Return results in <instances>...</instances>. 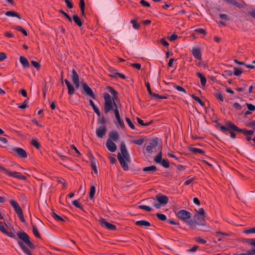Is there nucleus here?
<instances>
[{
	"label": "nucleus",
	"instance_id": "nucleus-1",
	"mask_svg": "<svg viewBox=\"0 0 255 255\" xmlns=\"http://www.w3.org/2000/svg\"><path fill=\"white\" fill-rule=\"evenodd\" d=\"M113 96L112 97L108 93H105L103 95L104 99V110L105 114H107L109 112L114 111L115 117L120 116L118 105L115 101L118 99V93L112 87L107 86L106 88Z\"/></svg>",
	"mask_w": 255,
	"mask_h": 255
},
{
	"label": "nucleus",
	"instance_id": "nucleus-2",
	"mask_svg": "<svg viewBox=\"0 0 255 255\" xmlns=\"http://www.w3.org/2000/svg\"><path fill=\"white\" fill-rule=\"evenodd\" d=\"M120 149L121 153H119L118 154V159L123 168L126 171L128 170V165L127 162H130V155L124 142L121 143Z\"/></svg>",
	"mask_w": 255,
	"mask_h": 255
},
{
	"label": "nucleus",
	"instance_id": "nucleus-3",
	"mask_svg": "<svg viewBox=\"0 0 255 255\" xmlns=\"http://www.w3.org/2000/svg\"><path fill=\"white\" fill-rule=\"evenodd\" d=\"M175 214L179 219L182 220L184 223H186L191 229H195V224L193 222L192 219H190L191 214L189 212L182 209L175 212Z\"/></svg>",
	"mask_w": 255,
	"mask_h": 255
},
{
	"label": "nucleus",
	"instance_id": "nucleus-4",
	"mask_svg": "<svg viewBox=\"0 0 255 255\" xmlns=\"http://www.w3.org/2000/svg\"><path fill=\"white\" fill-rule=\"evenodd\" d=\"M233 126H236L232 122L228 121L226 122L225 126L218 124L217 125V128L223 133H227V132H229L230 134L231 138L232 139H235L236 137V134L235 131H237V130L233 128Z\"/></svg>",
	"mask_w": 255,
	"mask_h": 255
},
{
	"label": "nucleus",
	"instance_id": "nucleus-5",
	"mask_svg": "<svg viewBox=\"0 0 255 255\" xmlns=\"http://www.w3.org/2000/svg\"><path fill=\"white\" fill-rule=\"evenodd\" d=\"M10 205L14 208L15 212L17 214V216L21 222L24 223L25 220L24 218L22 210L19 206L17 202L14 200H11L9 201Z\"/></svg>",
	"mask_w": 255,
	"mask_h": 255
},
{
	"label": "nucleus",
	"instance_id": "nucleus-6",
	"mask_svg": "<svg viewBox=\"0 0 255 255\" xmlns=\"http://www.w3.org/2000/svg\"><path fill=\"white\" fill-rule=\"evenodd\" d=\"M17 236L20 240L22 241L26 245L31 249H34V245L30 242L28 235L24 231H18Z\"/></svg>",
	"mask_w": 255,
	"mask_h": 255
},
{
	"label": "nucleus",
	"instance_id": "nucleus-7",
	"mask_svg": "<svg viewBox=\"0 0 255 255\" xmlns=\"http://www.w3.org/2000/svg\"><path fill=\"white\" fill-rule=\"evenodd\" d=\"M233 128L236 130L237 132H242L246 136V139L247 141H250L252 139V135L254 133V130H249L245 128H241L237 126H233Z\"/></svg>",
	"mask_w": 255,
	"mask_h": 255
},
{
	"label": "nucleus",
	"instance_id": "nucleus-8",
	"mask_svg": "<svg viewBox=\"0 0 255 255\" xmlns=\"http://www.w3.org/2000/svg\"><path fill=\"white\" fill-rule=\"evenodd\" d=\"M82 87L83 88L82 92L83 94L86 95L93 99H96V96L93 90L85 82H83L82 83Z\"/></svg>",
	"mask_w": 255,
	"mask_h": 255
},
{
	"label": "nucleus",
	"instance_id": "nucleus-9",
	"mask_svg": "<svg viewBox=\"0 0 255 255\" xmlns=\"http://www.w3.org/2000/svg\"><path fill=\"white\" fill-rule=\"evenodd\" d=\"M99 222L100 225L111 231H115L116 229V226L112 224H111L106 221V220L104 218H100L99 220Z\"/></svg>",
	"mask_w": 255,
	"mask_h": 255
},
{
	"label": "nucleus",
	"instance_id": "nucleus-10",
	"mask_svg": "<svg viewBox=\"0 0 255 255\" xmlns=\"http://www.w3.org/2000/svg\"><path fill=\"white\" fill-rule=\"evenodd\" d=\"M13 154L20 158H25L27 154L25 150L20 147H14L13 149Z\"/></svg>",
	"mask_w": 255,
	"mask_h": 255
},
{
	"label": "nucleus",
	"instance_id": "nucleus-11",
	"mask_svg": "<svg viewBox=\"0 0 255 255\" xmlns=\"http://www.w3.org/2000/svg\"><path fill=\"white\" fill-rule=\"evenodd\" d=\"M193 222L195 224V229L196 225L205 226L206 225V221L204 219V217L201 216L199 215L195 214L193 217Z\"/></svg>",
	"mask_w": 255,
	"mask_h": 255
},
{
	"label": "nucleus",
	"instance_id": "nucleus-12",
	"mask_svg": "<svg viewBox=\"0 0 255 255\" xmlns=\"http://www.w3.org/2000/svg\"><path fill=\"white\" fill-rule=\"evenodd\" d=\"M10 177H12L16 179H18L22 180H26V177L24 175H22L20 172L16 171H11L8 170L6 174Z\"/></svg>",
	"mask_w": 255,
	"mask_h": 255
},
{
	"label": "nucleus",
	"instance_id": "nucleus-13",
	"mask_svg": "<svg viewBox=\"0 0 255 255\" xmlns=\"http://www.w3.org/2000/svg\"><path fill=\"white\" fill-rule=\"evenodd\" d=\"M107 129L105 126H99L96 130V133L98 137L102 138L106 134Z\"/></svg>",
	"mask_w": 255,
	"mask_h": 255
},
{
	"label": "nucleus",
	"instance_id": "nucleus-14",
	"mask_svg": "<svg viewBox=\"0 0 255 255\" xmlns=\"http://www.w3.org/2000/svg\"><path fill=\"white\" fill-rule=\"evenodd\" d=\"M191 51L195 58L199 60H202V52L200 48L193 47Z\"/></svg>",
	"mask_w": 255,
	"mask_h": 255
},
{
	"label": "nucleus",
	"instance_id": "nucleus-15",
	"mask_svg": "<svg viewBox=\"0 0 255 255\" xmlns=\"http://www.w3.org/2000/svg\"><path fill=\"white\" fill-rule=\"evenodd\" d=\"M156 199L161 205H165L168 202V198L166 195H162L160 193L157 194L155 196Z\"/></svg>",
	"mask_w": 255,
	"mask_h": 255
},
{
	"label": "nucleus",
	"instance_id": "nucleus-16",
	"mask_svg": "<svg viewBox=\"0 0 255 255\" xmlns=\"http://www.w3.org/2000/svg\"><path fill=\"white\" fill-rule=\"evenodd\" d=\"M110 71L112 73V74L110 75V76L111 77L117 78L118 77L122 79L126 78V77L124 74L119 73L116 69L110 68Z\"/></svg>",
	"mask_w": 255,
	"mask_h": 255
},
{
	"label": "nucleus",
	"instance_id": "nucleus-17",
	"mask_svg": "<svg viewBox=\"0 0 255 255\" xmlns=\"http://www.w3.org/2000/svg\"><path fill=\"white\" fill-rule=\"evenodd\" d=\"M106 146L111 152H115L117 149V146L115 143L110 139H108L106 142Z\"/></svg>",
	"mask_w": 255,
	"mask_h": 255
},
{
	"label": "nucleus",
	"instance_id": "nucleus-18",
	"mask_svg": "<svg viewBox=\"0 0 255 255\" xmlns=\"http://www.w3.org/2000/svg\"><path fill=\"white\" fill-rule=\"evenodd\" d=\"M228 3L232 4L238 8H244L246 6V3L242 1V2H237L235 0H225Z\"/></svg>",
	"mask_w": 255,
	"mask_h": 255
},
{
	"label": "nucleus",
	"instance_id": "nucleus-19",
	"mask_svg": "<svg viewBox=\"0 0 255 255\" xmlns=\"http://www.w3.org/2000/svg\"><path fill=\"white\" fill-rule=\"evenodd\" d=\"M157 144V141L156 139H153L150 141V144L146 146V150L149 153L152 152L153 148L155 147Z\"/></svg>",
	"mask_w": 255,
	"mask_h": 255
},
{
	"label": "nucleus",
	"instance_id": "nucleus-20",
	"mask_svg": "<svg viewBox=\"0 0 255 255\" xmlns=\"http://www.w3.org/2000/svg\"><path fill=\"white\" fill-rule=\"evenodd\" d=\"M109 138L112 141H117L119 138V134L116 130H112L109 134Z\"/></svg>",
	"mask_w": 255,
	"mask_h": 255
},
{
	"label": "nucleus",
	"instance_id": "nucleus-21",
	"mask_svg": "<svg viewBox=\"0 0 255 255\" xmlns=\"http://www.w3.org/2000/svg\"><path fill=\"white\" fill-rule=\"evenodd\" d=\"M64 82L67 86L68 94L70 95H73L75 91L74 87L71 85L70 82L67 79H65Z\"/></svg>",
	"mask_w": 255,
	"mask_h": 255
},
{
	"label": "nucleus",
	"instance_id": "nucleus-22",
	"mask_svg": "<svg viewBox=\"0 0 255 255\" xmlns=\"http://www.w3.org/2000/svg\"><path fill=\"white\" fill-rule=\"evenodd\" d=\"M135 224L136 226H140V227H147L151 226L150 223L146 221V220H140V221H137L135 222Z\"/></svg>",
	"mask_w": 255,
	"mask_h": 255
},
{
	"label": "nucleus",
	"instance_id": "nucleus-23",
	"mask_svg": "<svg viewBox=\"0 0 255 255\" xmlns=\"http://www.w3.org/2000/svg\"><path fill=\"white\" fill-rule=\"evenodd\" d=\"M196 76L200 78L201 84L202 87H205L206 84L207 80L204 75L200 72H197L196 73Z\"/></svg>",
	"mask_w": 255,
	"mask_h": 255
},
{
	"label": "nucleus",
	"instance_id": "nucleus-24",
	"mask_svg": "<svg viewBox=\"0 0 255 255\" xmlns=\"http://www.w3.org/2000/svg\"><path fill=\"white\" fill-rule=\"evenodd\" d=\"M19 61L23 67H29L30 64L28 60L24 56H21L19 58Z\"/></svg>",
	"mask_w": 255,
	"mask_h": 255
},
{
	"label": "nucleus",
	"instance_id": "nucleus-25",
	"mask_svg": "<svg viewBox=\"0 0 255 255\" xmlns=\"http://www.w3.org/2000/svg\"><path fill=\"white\" fill-rule=\"evenodd\" d=\"M18 244L23 251L27 255H33L30 250L20 240L18 241Z\"/></svg>",
	"mask_w": 255,
	"mask_h": 255
},
{
	"label": "nucleus",
	"instance_id": "nucleus-26",
	"mask_svg": "<svg viewBox=\"0 0 255 255\" xmlns=\"http://www.w3.org/2000/svg\"><path fill=\"white\" fill-rule=\"evenodd\" d=\"M157 170V169L156 166L154 165H151L150 166L144 167L142 170L143 172L151 173L156 171Z\"/></svg>",
	"mask_w": 255,
	"mask_h": 255
},
{
	"label": "nucleus",
	"instance_id": "nucleus-27",
	"mask_svg": "<svg viewBox=\"0 0 255 255\" xmlns=\"http://www.w3.org/2000/svg\"><path fill=\"white\" fill-rule=\"evenodd\" d=\"M73 20L74 22L79 27H81L83 25V22L79 17V16L77 14H74L73 16Z\"/></svg>",
	"mask_w": 255,
	"mask_h": 255
},
{
	"label": "nucleus",
	"instance_id": "nucleus-28",
	"mask_svg": "<svg viewBox=\"0 0 255 255\" xmlns=\"http://www.w3.org/2000/svg\"><path fill=\"white\" fill-rule=\"evenodd\" d=\"M72 74L71 78L73 83L80 81L79 75L75 69L72 70Z\"/></svg>",
	"mask_w": 255,
	"mask_h": 255
},
{
	"label": "nucleus",
	"instance_id": "nucleus-29",
	"mask_svg": "<svg viewBox=\"0 0 255 255\" xmlns=\"http://www.w3.org/2000/svg\"><path fill=\"white\" fill-rule=\"evenodd\" d=\"M5 14L7 16L16 17L19 19H21L20 15L14 11H7L5 13Z\"/></svg>",
	"mask_w": 255,
	"mask_h": 255
},
{
	"label": "nucleus",
	"instance_id": "nucleus-30",
	"mask_svg": "<svg viewBox=\"0 0 255 255\" xmlns=\"http://www.w3.org/2000/svg\"><path fill=\"white\" fill-rule=\"evenodd\" d=\"M189 150L194 153H199L201 155H205V152L200 148L196 147H190Z\"/></svg>",
	"mask_w": 255,
	"mask_h": 255
},
{
	"label": "nucleus",
	"instance_id": "nucleus-31",
	"mask_svg": "<svg viewBox=\"0 0 255 255\" xmlns=\"http://www.w3.org/2000/svg\"><path fill=\"white\" fill-rule=\"evenodd\" d=\"M96 184H93L90 188V193H89V198L91 200L93 199L96 192Z\"/></svg>",
	"mask_w": 255,
	"mask_h": 255
},
{
	"label": "nucleus",
	"instance_id": "nucleus-32",
	"mask_svg": "<svg viewBox=\"0 0 255 255\" xmlns=\"http://www.w3.org/2000/svg\"><path fill=\"white\" fill-rule=\"evenodd\" d=\"M145 200H148L150 201L151 203H153L154 207L156 209H159L161 207V204L160 203H154L155 199L154 198H149L146 199L142 200L141 202H143Z\"/></svg>",
	"mask_w": 255,
	"mask_h": 255
},
{
	"label": "nucleus",
	"instance_id": "nucleus-33",
	"mask_svg": "<svg viewBox=\"0 0 255 255\" xmlns=\"http://www.w3.org/2000/svg\"><path fill=\"white\" fill-rule=\"evenodd\" d=\"M136 120H137V123L139 125L143 126V127L148 126L149 125H150L153 123L152 121H150L149 122L144 123L143 120H142L141 119H140V118H139L138 117L136 118Z\"/></svg>",
	"mask_w": 255,
	"mask_h": 255
},
{
	"label": "nucleus",
	"instance_id": "nucleus-34",
	"mask_svg": "<svg viewBox=\"0 0 255 255\" xmlns=\"http://www.w3.org/2000/svg\"><path fill=\"white\" fill-rule=\"evenodd\" d=\"M243 243H247L255 248V239H244Z\"/></svg>",
	"mask_w": 255,
	"mask_h": 255
},
{
	"label": "nucleus",
	"instance_id": "nucleus-35",
	"mask_svg": "<svg viewBox=\"0 0 255 255\" xmlns=\"http://www.w3.org/2000/svg\"><path fill=\"white\" fill-rule=\"evenodd\" d=\"M51 215L52 216V217L56 221L62 222L65 221V219H64L62 217L57 215L53 210H52Z\"/></svg>",
	"mask_w": 255,
	"mask_h": 255
},
{
	"label": "nucleus",
	"instance_id": "nucleus-36",
	"mask_svg": "<svg viewBox=\"0 0 255 255\" xmlns=\"http://www.w3.org/2000/svg\"><path fill=\"white\" fill-rule=\"evenodd\" d=\"M31 144L37 149H39L41 147L40 143L36 138L32 139Z\"/></svg>",
	"mask_w": 255,
	"mask_h": 255
},
{
	"label": "nucleus",
	"instance_id": "nucleus-37",
	"mask_svg": "<svg viewBox=\"0 0 255 255\" xmlns=\"http://www.w3.org/2000/svg\"><path fill=\"white\" fill-rule=\"evenodd\" d=\"M13 28L14 29L21 32L25 36H27L28 33H27V31H26L25 29L23 28L21 26H19V25H16V26H14Z\"/></svg>",
	"mask_w": 255,
	"mask_h": 255
},
{
	"label": "nucleus",
	"instance_id": "nucleus-38",
	"mask_svg": "<svg viewBox=\"0 0 255 255\" xmlns=\"http://www.w3.org/2000/svg\"><path fill=\"white\" fill-rule=\"evenodd\" d=\"M32 232L35 237H36L38 239L41 238V235L39 234L38 230L36 226L35 225H32Z\"/></svg>",
	"mask_w": 255,
	"mask_h": 255
},
{
	"label": "nucleus",
	"instance_id": "nucleus-39",
	"mask_svg": "<svg viewBox=\"0 0 255 255\" xmlns=\"http://www.w3.org/2000/svg\"><path fill=\"white\" fill-rule=\"evenodd\" d=\"M163 159H162V152L161 151H160L159 153L154 157V161L156 163H160L161 161H162Z\"/></svg>",
	"mask_w": 255,
	"mask_h": 255
},
{
	"label": "nucleus",
	"instance_id": "nucleus-40",
	"mask_svg": "<svg viewBox=\"0 0 255 255\" xmlns=\"http://www.w3.org/2000/svg\"><path fill=\"white\" fill-rule=\"evenodd\" d=\"M115 118H116V120L117 121V123H118L119 126L122 128H125V124H124L123 120L121 118V116H117V117H116Z\"/></svg>",
	"mask_w": 255,
	"mask_h": 255
},
{
	"label": "nucleus",
	"instance_id": "nucleus-41",
	"mask_svg": "<svg viewBox=\"0 0 255 255\" xmlns=\"http://www.w3.org/2000/svg\"><path fill=\"white\" fill-rule=\"evenodd\" d=\"M233 255H255V249L249 250L246 253L235 254Z\"/></svg>",
	"mask_w": 255,
	"mask_h": 255
},
{
	"label": "nucleus",
	"instance_id": "nucleus-42",
	"mask_svg": "<svg viewBox=\"0 0 255 255\" xmlns=\"http://www.w3.org/2000/svg\"><path fill=\"white\" fill-rule=\"evenodd\" d=\"M192 99L197 102L202 107L205 106V104L203 102V101L198 97L194 95H192L191 96Z\"/></svg>",
	"mask_w": 255,
	"mask_h": 255
},
{
	"label": "nucleus",
	"instance_id": "nucleus-43",
	"mask_svg": "<svg viewBox=\"0 0 255 255\" xmlns=\"http://www.w3.org/2000/svg\"><path fill=\"white\" fill-rule=\"evenodd\" d=\"M91 166L92 169L94 171L95 173H97L96 162L95 158L91 161Z\"/></svg>",
	"mask_w": 255,
	"mask_h": 255
},
{
	"label": "nucleus",
	"instance_id": "nucleus-44",
	"mask_svg": "<svg viewBox=\"0 0 255 255\" xmlns=\"http://www.w3.org/2000/svg\"><path fill=\"white\" fill-rule=\"evenodd\" d=\"M243 72V71L241 69L237 68V67H234V75L237 76H240Z\"/></svg>",
	"mask_w": 255,
	"mask_h": 255
},
{
	"label": "nucleus",
	"instance_id": "nucleus-45",
	"mask_svg": "<svg viewBox=\"0 0 255 255\" xmlns=\"http://www.w3.org/2000/svg\"><path fill=\"white\" fill-rule=\"evenodd\" d=\"M150 96L151 98L155 99L161 100V99H166V97H165L160 96L158 94L153 93L151 94V95H150Z\"/></svg>",
	"mask_w": 255,
	"mask_h": 255
},
{
	"label": "nucleus",
	"instance_id": "nucleus-46",
	"mask_svg": "<svg viewBox=\"0 0 255 255\" xmlns=\"http://www.w3.org/2000/svg\"><path fill=\"white\" fill-rule=\"evenodd\" d=\"M164 168H168L169 167V162L167 159H163L160 163Z\"/></svg>",
	"mask_w": 255,
	"mask_h": 255
},
{
	"label": "nucleus",
	"instance_id": "nucleus-47",
	"mask_svg": "<svg viewBox=\"0 0 255 255\" xmlns=\"http://www.w3.org/2000/svg\"><path fill=\"white\" fill-rule=\"evenodd\" d=\"M29 102V99H27L25 100L21 105L18 106V107L21 109H24L27 107L28 103Z\"/></svg>",
	"mask_w": 255,
	"mask_h": 255
},
{
	"label": "nucleus",
	"instance_id": "nucleus-48",
	"mask_svg": "<svg viewBox=\"0 0 255 255\" xmlns=\"http://www.w3.org/2000/svg\"><path fill=\"white\" fill-rule=\"evenodd\" d=\"M144 141V138H140L138 139L133 140L131 141V142L137 145H140L143 144Z\"/></svg>",
	"mask_w": 255,
	"mask_h": 255
},
{
	"label": "nucleus",
	"instance_id": "nucleus-49",
	"mask_svg": "<svg viewBox=\"0 0 255 255\" xmlns=\"http://www.w3.org/2000/svg\"><path fill=\"white\" fill-rule=\"evenodd\" d=\"M59 12L62 14L66 18H67L68 19V20L70 22H72V19L71 18V17L66 12H65L64 11H63L62 9H59Z\"/></svg>",
	"mask_w": 255,
	"mask_h": 255
},
{
	"label": "nucleus",
	"instance_id": "nucleus-50",
	"mask_svg": "<svg viewBox=\"0 0 255 255\" xmlns=\"http://www.w3.org/2000/svg\"><path fill=\"white\" fill-rule=\"evenodd\" d=\"M130 22L132 24V27L134 29H138L139 28L140 25L139 24L137 23L136 20L131 19Z\"/></svg>",
	"mask_w": 255,
	"mask_h": 255
},
{
	"label": "nucleus",
	"instance_id": "nucleus-51",
	"mask_svg": "<svg viewBox=\"0 0 255 255\" xmlns=\"http://www.w3.org/2000/svg\"><path fill=\"white\" fill-rule=\"evenodd\" d=\"M156 216L161 221H165L167 219L166 216L163 214L156 213Z\"/></svg>",
	"mask_w": 255,
	"mask_h": 255
},
{
	"label": "nucleus",
	"instance_id": "nucleus-52",
	"mask_svg": "<svg viewBox=\"0 0 255 255\" xmlns=\"http://www.w3.org/2000/svg\"><path fill=\"white\" fill-rule=\"evenodd\" d=\"M126 121L127 122L128 125V126L131 129H134L135 128L134 125L132 124V123L131 122L130 119L129 118L126 117Z\"/></svg>",
	"mask_w": 255,
	"mask_h": 255
},
{
	"label": "nucleus",
	"instance_id": "nucleus-53",
	"mask_svg": "<svg viewBox=\"0 0 255 255\" xmlns=\"http://www.w3.org/2000/svg\"><path fill=\"white\" fill-rule=\"evenodd\" d=\"M138 208L139 209H143L148 212H151L152 210L150 207L146 205H139L138 206Z\"/></svg>",
	"mask_w": 255,
	"mask_h": 255
},
{
	"label": "nucleus",
	"instance_id": "nucleus-54",
	"mask_svg": "<svg viewBox=\"0 0 255 255\" xmlns=\"http://www.w3.org/2000/svg\"><path fill=\"white\" fill-rule=\"evenodd\" d=\"M195 240L196 242L201 244H205L207 243L206 240L202 239L200 237H197L195 238Z\"/></svg>",
	"mask_w": 255,
	"mask_h": 255
},
{
	"label": "nucleus",
	"instance_id": "nucleus-55",
	"mask_svg": "<svg viewBox=\"0 0 255 255\" xmlns=\"http://www.w3.org/2000/svg\"><path fill=\"white\" fill-rule=\"evenodd\" d=\"M72 204L74 205L76 207L79 208L80 209L82 210L83 207L81 206V205L79 203L78 201L77 200H75L72 201Z\"/></svg>",
	"mask_w": 255,
	"mask_h": 255
},
{
	"label": "nucleus",
	"instance_id": "nucleus-56",
	"mask_svg": "<svg viewBox=\"0 0 255 255\" xmlns=\"http://www.w3.org/2000/svg\"><path fill=\"white\" fill-rule=\"evenodd\" d=\"M31 64L37 70L40 69V64L35 61H31Z\"/></svg>",
	"mask_w": 255,
	"mask_h": 255
},
{
	"label": "nucleus",
	"instance_id": "nucleus-57",
	"mask_svg": "<svg viewBox=\"0 0 255 255\" xmlns=\"http://www.w3.org/2000/svg\"><path fill=\"white\" fill-rule=\"evenodd\" d=\"M174 87L177 90H178V91H180V92H184V93L186 94V90H185L184 88H183L182 87L180 86H179V85H175L174 86Z\"/></svg>",
	"mask_w": 255,
	"mask_h": 255
},
{
	"label": "nucleus",
	"instance_id": "nucleus-58",
	"mask_svg": "<svg viewBox=\"0 0 255 255\" xmlns=\"http://www.w3.org/2000/svg\"><path fill=\"white\" fill-rule=\"evenodd\" d=\"M193 178H191L190 176L187 177V180L184 183V185H188L190 184L193 181Z\"/></svg>",
	"mask_w": 255,
	"mask_h": 255
},
{
	"label": "nucleus",
	"instance_id": "nucleus-59",
	"mask_svg": "<svg viewBox=\"0 0 255 255\" xmlns=\"http://www.w3.org/2000/svg\"><path fill=\"white\" fill-rule=\"evenodd\" d=\"M198 214L201 216L205 217V212L203 208H199L198 210H196Z\"/></svg>",
	"mask_w": 255,
	"mask_h": 255
},
{
	"label": "nucleus",
	"instance_id": "nucleus-60",
	"mask_svg": "<svg viewBox=\"0 0 255 255\" xmlns=\"http://www.w3.org/2000/svg\"><path fill=\"white\" fill-rule=\"evenodd\" d=\"M65 2L66 4V6L69 8H72L73 7V4L71 0H65Z\"/></svg>",
	"mask_w": 255,
	"mask_h": 255
},
{
	"label": "nucleus",
	"instance_id": "nucleus-61",
	"mask_svg": "<svg viewBox=\"0 0 255 255\" xmlns=\"http://www.w3.org/2000/svg\"><path fill=\"white\" fill-rule=\"evenodd\" d=\"M110 162L112 164H115L117 162V159L115 157V155L113 154L109 157Z\"/></svg>",
	"mask_w": 255,
	"mask_h": 255
},
{
	"label": "nucleus",
	"instance_id": "nucleus-62",
	"mask_svg": "<svg viewBox=\"0 0 255 255\" xmlns=\"http://www.w3.org/2000/svg\"><path fill=\"white\" fill-rule=\"evenodd\" d=\"M219 16L221 18L224 19L227 21H229L230 20V17L226 14H222L220 13L219 14Z\"/></svg>",
	"mask_w": 255,
	"mask_h": 255
},
{
	"label": "nucleus",
	"instance_id": "nucleus-63",
	"mask_svg": "<svg viewBox=\"0 0 255 255\" xmlns=\"http://www.w3.org/2000/svg\"><path fill=\"white\" fill-rule=\"evenodd\" d=\"M248 109L249 111H255V106L252 105V104H247Z\"/></svg>",
	"mask_w": 255,
	"mask_h": 255
},
{
	"label": "nucleus",
	"instance_id": "nucleus-64",
	"mask_svg": "<svg viewBox=\"0 0 255 255\" xmlns=\"http://www.w3.org/2000/svg\"><path fill=\"white\" fill-rule=\"evenodd\" d=\"M248 126L250 128H252L254 129H255V121H252L250 122L248 124Z\"/></svg>",
	"mask_w": 255,
	"mask_h": 255
}]
</instances>
